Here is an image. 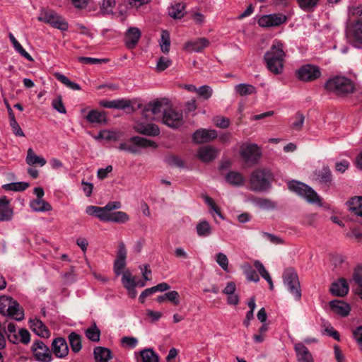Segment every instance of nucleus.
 <instances>
[{
    "mask_svg": "<svg viewBox=\"0 0 362 362\" xmlns=\"http://www.w3.org/2000/svg\"><path fill=\"white\" fill-rule=\"evenodd\" d=\"M286 57L284 44L275 40L263 57L264 63L267 69L275 75L280 74L284 70V64Z\"/></svg>",
    "mask_w": 362,
    "mask_h": 362,
    "instance_id": "f257e3e1",
    "label": "nucleus"
},
{
    "mask_svg": "<svg viewBox=\"0 0 362 362\" xmlns=\"http://www.w3.org/2000/svg\"><path fill=\"white\" fill-rule=\"evenodd\" d=\"M273 175L269 168L255 170L250 177V189L254 192H265L271 187Z\"/></svg>",
    "mask_w": 362,
    "mask_h": 362,
    "instance_id": "f03ea898",
    "label": "nucleus"
},
{
    "mask_svg": "<svg viewBox=\"0 0 362 362\" xmlns=\"http://www.w3.org/2000/svg\"><path fill=\"white\" fill-rule=\"evenodd\" d=\"M325 89L338 96H345L354 91V82L349 78L337 76L329 78L325 85Z\"/></svg>",
    "mask_w": 362,
    "mask_h": 362,
    "instance_id": "7ed1b4c3",
    "label": "nucleus"
},
{
    "mask_svg": "<svg viewBox=\"0 0 362 362\" xmlns=\"http://www.w3.org/2000/svg\"><path fill=\"white\" fill-rule=\"evenodd\" d=\"M0 313L16 321H21L24 319L23 308L16 300L7 296H0Z\"/></svg>",
    "mask_w": 362,
    "mask_h": 362,
    "instance_id": "20e7f679",
    "label": "nucleus"
},
{
    "mask_svg": "<svg viewBox=\"0 0 362 362\" xmlns=\"http://www.w3.org/2000/svg\"><path fill=\"white\" fill-rule=\"evenodd\" d=\"M157 146L156 143L152 140L134 136L131 137L127 142L121 143L118 146V149L133 154H139L141 153V148H156Z\"/></svg>",
    "mask_w": 362,
    "mask_h": 362,
    "instance_id": "39448f33",
    "label": "nucleus"
},
{
    "mask_svg": "<svg viewBox=\"0 0 362 362\" xmlns=\"http://www.w3.org/2000/svg\"><path fill=\"white\" fill-rule=\"evenodd\" d=\"M288 187L289 190L303 197L309 203H320V197L316 192L303 182L297 180H291L288 182Z\"/></svg>",
    "mask_w": 362,
    "mask_h": 362,
    "instance_id": "423d86ee",
    "label": "nucleus"
},
{
    "mask_svg": "<svg viewBox=\"0 0 362 362\" xmlns=\"http://www.w3.org/2000/svg\"><path fill=\"white\" fill-rule=\"evenodd\" d=\"M284 284L296 300L301 298V289L297 273L293 268H287L283 274Z\"/></svg>",
    "mask_w": 362,
    "mask_h": 362,
    "instance_id": "0eeeda50",
    "label": "nucleus"
},
{
    "mask_svg": "<svg viewBox=\"0 0 362 362\" xmlns=\"http://www.w3.org/2000/svg\"><path fill=\"white\" fill-rule=\"evenodd\" d=\"M37 20L62 31L66 30L69 28L67 22L56 12L51 10L42 11L40 16L37 17Z\"/></svg>",
    "mask_w": 362,
    "mask_h": 362,
    "instance_id": "6e6552de",
    "label": "nucleus"
},
{
    "mask_svg": "<svg viewBox=\"0 0 362 362\" xmlns=\"http://www.w3.org/2000/svg\"><path fill=\"white\" fill-rule=\"evenodd\" d=\"M162 122L170 128L177 129L184 123L182 112L168 107L163 115Z\"/></svg>",
    "mask_w": 362,
    "mask_h": 362,
    "instance_id": "1a4fd4ad",
    "label": "nucleus"
},
{
    "mask_svg": "<svg viewBox=\"0 0 362 362\" xmlns=\"http://www.w3.org/2000/svg\"><path fill=\"white\" fill-rule=\"evenodd\" d=\"M296 76L300 81L308 82L320 78L321 71L320 69L317 66L305 64L296 70Z\"/></svg>",
    "mask_w": 362,
    "mask_h": 362,
    "instance_id": "9d476101",
    "label": "nucleus"
},
{
    "mask_svg": "<svg viewBox=\"0 0 362 362\" xmlns=\"http://www.w3.org/2000/svg\"><path fill=\"white\" fill-rule=\"evenodd\" d=\"M31 351L37 361L51 362L52 360V352L49 347L41 340L37 339L33 342Z\"/></svg>",
    "mask_w": 362,
    "mask_h": 362,
    "instance_id": "9b49d317",
    "label": "nucleus"
},
{
    "mask_svg": "<svg viewBox=\"0 0 362 362\" xmlns=\"http://www.w3.org/2000/svg\"><path fill=\"white\" fill-rule=\"evenodd\" d=\"M167 107L163 101L158 100H153L144 107L142 115L146 119L150 118L156 119L161 113L164 114V111Z\"/></svg>",
    "mask_w": 362,
    "mask_h": 362,
    "instance_id": "f8f14e48",
    "label": "nucleus"
},
{
    "mask_svg": "<svg viewBox=\"0 0 362 362\" xmlns=\"http://www.w3.org/2000/svg\"><path fill=\"white\" fill-rule=\"evenodd\" d=\"M240 156L246 161L257 163L262 156L261 150L255 144H245L240 148Z\"/></svg>",
    "mask_w": 362,
    "mask_h": 362,
    "instance_id": "ddd939ff",
    "label": "nucleus"
},
{
    "mask_svg": "<svg viewBox=\"0 0 362 362\" xmlns=\"http://www.w3.org/2000/svg\"><path fill=\"white\" fill-rule=\"evenodd\" d=\"M346 35L351 37L356 47L362 48V19H358L346 25Z\"/></svg>",
    "mask_w": 362,
    "mask_h": 362,
    "instance_id": "4468645a",
    "label": "nucleus"
},
{
    "mask_svg": "<svg viewBox=\"0 0 362 362\" xmlns=\"http://www.w3.org/2000/svg\"><path fill=\"white\" fill-rule=\"evenodd\" d=\"M286 17L281 13L265 15L258 20V24L262 28L279 26L286 22Z\"/></svg>",
    "mask_w": 362,
    "mask_h": 362,
    "instance_id": "2eb2a0df",
    "label": "nucleus"
},
{
    "mask_svg": "<svg viewBox=\"0 0 362 362\" xmlns=\"http://www.w3.org/2000/svg\"><path fill=\"white\" fill-rule=\"evenodd\" d=\"M127 250L123 242L119 243L117 252L116 259L114 262V272L119 276L123 274V270L126 266Z\"/></svg>",
    "mask_w": 362,
    "mask_h": 362,
    "instance_id": "dca6fc26",
    "label": "nucleus"
},
{
    "mask_svg": "<svg viewBox=\"0 0 362 362\" xmlns=\"http://www.w3.org/2000/svg\"><path fill=\"white\" fill-rule=\"evenodd\" d=\"M216 137L217 132L214 129H199L192 134V140L197 144L206 143Z\"/></svg>",
    "mask_w": 362,
    "mask_h": 362,
    "instance_id": "f3484780",
    "label": "nucleus"
},
{
    "mask_svg": "<svg viewBox=\"0 0 362 362\" xmlns=\"http://www.w3.org/2000/svg\"><path fill=\"white\" fill-rule=\"evenodd\" d=\"M134 128L137 133L148 136H156L160 132L158 126L152 123L138 122Z\"/></svg>",
    "mask_w": 362,
    "mask_h": 362,
    "instance_id": "a211bd4d",
    "label": "nucleus"
},
{
    "mask_svg": "<svg viewBox=\"0 0 362 362\" xmlns=\"http://www.w3.org/2000/svg\"><path fill=\"white\" fill-rule=\"evenodd\" d=\"M218 153L216 148L212 146L200 147L197 151V158L204 163H209L215 159Z\"/></svg>",
    "mask_w": 362,
    "mask_h": 362,
    "instance_id": "6ab92c4d",
    "label": "nucleus"
},
{
    "mask_svg": "<svg viewBox=\"0 0 362 362\" xmlns=\"http://www.w3.org/2000/svg\"><path fill=\"white\" fill-rule=\"evenodd\" d=\"M141 33L136 27H130L125 33L124 42L128 49H133L137 45Z\"/></svg>",
    "mask_w": 362,
    "mask_h": 362,
    "instance_id": "aec40b11",
    "label": "nucleus"
},
{
    "mask_svg": "<svg viewBox=\"0 0 362 362\" xmlns=\"http://www.w3.org/2000/svg\"><path fill=\"white\" fill-rule=\"evenodd\" d=\"M52 349L53 354L57 358H64L69 353V348L65 339L58 337L53 340L52 343Z\"/></svg>",
    "mask_w": 362,
    "mask_h": 362,
    "instance_id": "412c9836",
    "label": "nucleus"
},
{
    "mask_svg": "<svg viewBox=\"0 0 362 362\" xmlns=\"http://www.w3.org/2000/svg\"><path fill=\"white\" fill-rule=\"evenodd\" d=\"M209 40L205 37L197 38L185 43L184 49L189 52H201L209 45Z\"/></svg>",
    "mask_w": 362,
    "mask_h": 362,
    "instance_id": "4be33fe9",
    "label": "nucleus"
},
{
    "mask_svg": "<svg viewBox=\"0 0 362 362\" xmlns=\"http://www.w3.org/2000/svg\"><path fill=\"white\" fill-rule=\"evenodd\" d=\"M349 285L346 280L344 278L339 279L337 281L332 284L330 292L335 296H344L349 292Z\"/></svg>",
    "mask_w": 362,
    "mask_h": 362,
    "instance_id": "5701e85b",
    "label": "nucleus"
},
{
    "mask_svg": "<svg viewBox=\"0 0 362 362\" xmlns=\"http://www.w3.org/2000/svg\"><path fill=\"white\" fill-rule=\"evenodd\" d=\"M30 329L38 336L48 338L50 332L45 325L39 319L35 318L29 320Z\"/></svg>",
    "mask_w": 362,
    "mask_h": 362,
    "instance_id": "b1692460",
    "label": "nucleus"
},
{
    "mask_svg": "<svg viewBox=\"0 0 362 362\" xmlns=\"http://www.w3.org/2000/svg\"><path fill=\"white\" fill-rule=\"evenodd\" d=\"M316 180L327 187L331 185L332 182V172L328 166H323L322 169L317 170L315 173Z\"/></svg>",
    "mask_w": 362,
    "mask_h": 362,
    "instance_id": "393cba45",
    "label": "nucleus"
},
{
    "mask_svg": "<svg viewBox=\"0 0 362 362\" xmlns=\"http://www.w3.org/2000/svg\"><path fill=\"white\" fill-rule=\"evenodd\" d=\"M350 281L356 286L355 293L362 300V266H357L354 269Z\"/></svg>",
    "mask_w": 362,
    "mask_h": 362,
    "instance_id": "a878e982",
    "label": "nucleus"
},
{
    "mask_svg": "<svg viewBox=\"0 0 362 362\" xmlns=\"http://www.w3.org/2000/svg\"><path fill=\"white\" fill-rule=\"evenodd\" d=\"M13 211L9 206V201L6 197H0V221H7L11 219Z\"/></svg>",
    "mask_w": 362,
    "mask_h": 362,
    "instance_id": "bb28decb",
    "label": "nucleus"
},
{
    "mask_svg": "<svg viewBox=\"0 0 362 362\" xmlns=\"http://www.w3.org/2000/svg\"><path fill=\"white\" fill-rule=\"evenodd\" d=\"M100 105L106 108L124 110L131 106V101L125 99L103 100Z\"/></svg>",
    "mask_w": 362,
    "mask_h": 362,
    "instance_id": "cd10ccee",
    "label": "nucleus"
},
{
    "mask_svg": "<svg viewBox=\"0 0 362 362\" xmlns=\"http://www.w3.org/2000/svg\"><path fill=\"white\" fill-rule=\"evenodd\" d=\"M86 118L88 122L92 124H105L107 122L105 112L97 110H90Z\"/></svg>",
    "mask_w": 362,
    "mask_h": 362,
    "instance_id": "c85d7f7f",
    "label": "nucleus"
},
{
    "mask_svg": "<svg viewBox=\"0 0 362 362\" xmlns=\"http://www.w3.org/2000/svg\"><path fill=\"white\" fill-rule=\"evenodd\" d=\"M329 305L331 309L335 312L336 313L340 315L341 316L345 317L349 315L350 312L349 305L341 300H332L329 303Z\"/></svg>",
    "mask_w": 362,
    "mask_h": 362,
    "instance_id": "c756f323",
    "label": "nucleus"
},
{
    "mask_svg": "<svg viewBox=\"0 0 362 362\" xmlns=\"http://www.w3.org/2000/svg\"><path fill=\"white\" fill-rule=\"evenodd\" d=\"M30 207L35 212H46L52 209L51 204L43 199H35L30 201Z\"/></svg>",
    "mask_w": 362,
    "mask_h": 362,
    "instance_id": "7c9ffc66",
    "label": "nucleus"
},
{
    "mask_svg": "<svg viewBox=\"0 0 362 362\" xmlns=\"http://www.w3.org/2000/svg\"><path fill=\"white\" fill-rule=\"evenodd\" d=\"M226 180L230 185L240 187L245 184V178L240 173L230 171L226 176Z\"/></svg>",
    "mask_w": 362,
    "mask_h": 362,
    "instance_id": "2f4dec72",
    "label": "nucleus"
},
{
    "mask_svg": "<svg viewBox=\"0 0 362 362\" xmlns=\"http://www.w3.org/2000/svg\"><path fill=\"white\" fill-rule=\"evenodd\" d=\"M86 212L88 215L95 216L100 218L103 221H107L108 219V213L104 207H100L96 206H88L86 209Z\"/></svg>",
    "mask_w": 362,
    "mask_h": 362,
    "instance_id": "473e14b6",
    "label": "nucleus"
},
{
    "mask_svg": "<svg viewBox=\"0 0 362 362\" xmlns=\"http://www.w3.org/2000/svg\"><path fill=\"white\" fill-rule=\"evenodd\" d=\"M93 353L95 362H108L112 358L111 351L107 348L98 346L94 349Z\"/></svg>",
    "mask_w": 362,
    "mask_h": 362,
    "instance_id": "72a5a7b5",
    "label": "nucleus"
},
{
    "mask_svg": "<svg viewBox=\"0 0 362 362\" xmlns=\"http://www.w3.org/2000/svg\"><path fill=\"white\" fill-rule=\"evenodd\" d=\"M294 349L298 362H303L313 357L308 348L303 343H297L294 345Z\"/></svg>",
    "mask_w": 362,
    "mask_h": 362,
    "instance_id": "f704fd0d",
    "label": "nucleus"
},
{
    "mask_svg": "<svg viewBox=\"0 0 362 362\" xmlns=\"http://www.w3.org/2000/svg\"><path fill=\"white\" fill-rule=\"evenodd\" d=\"M26 163L29 165H40V166H44L46 164V160L37 155H36L33 148H29L27 151V156H26Z\"/></svg>",
    "mask_w": 362,
    "mask_h": 362,
    "instance_id": "c9c22d12",
    "label": "nucleus"
},
{
    "mask_svg": "<svg viewBox=\"0 0 362 362\" xmlns=\"http://www.w3.org/2000/svg\"><path fill=\"white\" fill-rule=\"evenodd\" d=\"M185 5L182 3H176L168 9V14L175 19H180L185 15Z\"/></svg>",
    "mask_w": 362,
    "mask_h": 362,
    "instance_id": "e433bc0d",
    "label": "nucleus"
},
{
    "mask_svg": "<svg viewBox=\"0 0 362 362\" xmlns=\"http://www.w3.org/2000/svg\"><path fill=\"white\" fill-rule=\"evenodd\" d=\"M122 276V283L127 290H134L136 286V279L129 270L124 271Z\"/></svg>",
    "mask_w": 362,
    "mask_h": 362,
    "instance_id": "4c0bfd02",
    "label": "nucleus"
},
{
    "mask_svg": "<svg viewBox=\"0 0 362 362\" xmlns=\"http://www.w3.org/2000/svg\"><path fill=\"white\" fill-rule=\"evenodd\" d=\"M320 0H296V2L300 9L305 12H313L318 5Z\"/></svg>",
    "mask_w": 362,
    "mask_h": 362,
    "instance_id": "58836bf2",
    "label": "nucleus"
},
{
    "mask_svg": "<svg viewBox=\"0 0 362 362\" xmlns=\"http://www.w3.org/2000/svg\"><path fill=\"white\" fill-rule=\"evenodd\" d=\"M68 339L72 351L74 353L80 351L82 348L81 336L73 332L69 334Z\"/></svg>",
    "mask_w": 362,
    "mask_h": 362,
    "instance_id": "ea45409f",
    "label": "nucleus"
},
{
    "mask_svg": "<svg viewBox=\"0 0 362 362\" xmlns=\"http://www.w3.org/2000/svg\"><path fill=\"white\" fill-rule=\"evenodd\" d=\"M197 233L200 237L209 236L212 233L211 227L207 221H200L196 226Z\"/></svg>",
    "mask_w": 362,
    "mask_h": 362,
    "instance_id": "a19ab883",
    "label": "nucleus"
},
{
    "mask_svg": "<svg viewBox=\"0 0 362 362\" xmlns=\"http://www.w3.org/2000/svg\"><path fill=\"white\" fill-rule=\"evenodd\" d=\"M349 209L356 215L362 217V197H356L349 201Z\"/></svg>",
    "mask_w": 362,
    "mask_h": 362,
    "instance_id": "79ce46f5",
    "label": "nucleus"
},
{
    "mask_svg": "<svg viewBox=\"0 0 362 362\" xmlns=\"http://www.w3.org/2000/svg\"><path fill=\"white\" fill-rule=\"evenodd\" d=\"M141 361L139 362H158V356L152 349H145L140 351Z\"/></svg>",
    "mask_w": 362,
    "mask_h": 362,
    "instance_id": "37998d69",
    "label": "nucleus"
},
{
    "mask_svg": "<svg viewBox=\"0 0 362 362\" xmlns=\"http://www.w3.org/2000/svg\"><path fill=\"white\" fill-rule=\"evenodd\" d=\"M2 328V333L4 332L9 341L13 344H18V332L16 331V325L13 322H9L7 326V329L5 327Z\"/></svg>",
    "mask_w": 362,
    "mask_h": 362,
    "instance_id": "c03bdc74",
    "label": "nucleus"
},
{
    "mask_svg": "<svg viewBox=\"0 0 362 362\" xmlns=\"http://www.w3.org/2000/svg\"><path fill=\"white\" fill-rule=\"evenodd\" d=\"M159 45H160L161 51L164 54H168L169 52L170 47V33L168 30H162Z\"/></svg>",
    "mask_w": 362,
    "mask_h": 362,
    "instance_id": "a18cd8bd",
    "label": "nucleus"
},
{
    "mask_svg": "<svg viewBox=\"0 0 362 362\" xmlns=\"http://www.w3.org/2000/svg\"><path fill=\"white\" fill-rule=\"evenodd\" d=\"M107 221L124 223L129 221V218L127 213L118 211L108 214Z\"/></svg>",
    "mask_w": 362,
    "mask_h": 362,
    "instance_id": "49530a36",
    "label": "nucleus"
},
{
    "mask_svg": "<svg viewBox=\"0 0 362 362\" xmlns=\"http://www.w3.org/2000/svg\"><path fill=\"white\" fill-rule=\"evenodd\" d=\"M54 76L59 81H60L71 90H80L81 89L79 84L75 82H72L69 79L68 77H66L65 75L62 74L55 73Z\"/></svg>",
    "mask_w": 362,
    "mask_h": 362,
    "instance_id": "de8ad7c7",
    "label": "nucleus"
},
{
    "mask_svg": "<svg viewBox=\"0 0 362 362\" xmlns=\"http://www.w3.org/2000/svg\"><path fill=\"white\" fill-rule=\"evenodd\" d=\"M235 91L241 96L252 95L255 93V87L250 84L240 83L235 86Z\"/></svg>",
    "mask_w": 362,
    "mask_h": 362,
    "instance_id": "09e8293b",
    "label": "nucleus"
},
{
    "mask_svg": "<svg viewBox=\"0 0 362 362\" xmlns=\"http://www.w3.org/2000/svg\"><path fill=\"white\" fill-rule=\"evenodd\" d=\"M86 337L92 341L97 342L100 340V330L93 323L85 331Z\"/></svg>",
    "mask_w": 362,
    "mask_h": 362,
    "instance_id": "8fccbe9b",
    "label": "nucleus"
},
{
    "mask_svg": "<svg viewBox=\"0 0 362 362\" xmlns=\"http://www.w3.org/2000/svg\"><path fill=\"white\" fill-rule=\"evenodd\" d=\"M29 186V184L25 182H18L3 185V188L6 190L22 192L25 190Z\"/></svg>",
    "mask_w": 362,
    "mask_h": 362,
    "instance_id": "3c124183",
    "label": "nucleus"
},
{
    "mask_svg": "<svg viewBox=\"0 0 362 362\" xmlns=\"http://www.w3.org/2000/svg\"><path fill=\"white\" fill-rule=\"evenodd\" d=\"M204 201L206 204L209 206L210 208V212H214L218 217H220L221 219H224V217L223 214L221 212L220 208L215 204L214 201L209 197L205 196L204 197Z\"/></svg>",
    "mask_w": 362,
    "mask_h": 362,
    "instance_id": "603ef678",
    "label": "nucleus"
},
{
    "mask_svg": "<svg viewBox=\"0 0 362 362\" xmlns=\"http://www.w3.org/2000/svg\"><path fill=\"white\" fill-rule=\"evenodd\" d=\"M115 4V0H103L100 4V11L105 14H111Z\"/></svg>",
    "mask_w": 362,
    "mask_h": 362,
    "instance_id": "864d4df0",
    "label": "nucleus"
},
{
    "mask_svg": "<svg viewBox=\"0 0 362 362\" xmlns=\"http://www.w3.org/2000/svg\"><path fill=\"white\" fill-rule=\"evenodd\" d=\"M255 203L257 206L264 209H274L276 207L274 202L266 198H257L255 200Z\"/></svg>",
    "mask_w": 362,
    "mask_h": 362,
    "instance_id": "5fc2aeb1",
    "label": "nucleus"
},
{
    "mask_svg": "<svg viewBox=\"0 0 362 362\" xmlns=\"http://www.w3.org/2000/svg\"><path fill=\"white\" fill-rule=\"evenodd\" d=\"M171 64L172 61L169 58L160 57L157 62L156 69L157 71L161 72L170 66Z\"/></svg>",
    "mask_w": 362,
    "mask_h": 362,
    "instance_id": "6e6d98bb",
    "label": "nucleus"
},
{
    "mask_svg": "<svg viewBox=\"0 0 362 362\" xmlns=\"http://www.w3.org/2000/svg\"><path fill=\"white\" fill-rule=\"evenodd\" d=\"M216 261L223 270L228 272V259L224 253H217L216 255Z\"/></svg>",
    "mask_w": 362,
    "mask_h": 362,
    "instance_id": "4d7b16f0",
    "label": "nucleus"
},
{
    "mask_svg": "<svg viewBox=\"0 0 362 362\" xmlns=\"http://www.w3.org/2000/svg\"><path fill=\"white\" fill-rule=\"evenodd\" d=\"M52 107L61 114H66V110L62 102V97L58 95L52 102Z\"/></svg>",
    "mask_w": 362,
    "mask_h": 362,
    "instance_id": "13d9d810",
    "label": "nucleus"
},
{
    "mask_svg": "<svg viewBox=\"0 0 362 362\" xmlns=\"http://www.w3.org/2000/svg\"><path fill=\"white\" fill-rule=\"evenodd\" d=\"M294 119L291 124L292 128L296 131L301 130L305 122V116L298 112L296 114Z\"/></svg>",
    "mask_w": 362,
    "mask_h": 362,
    "instance_id": "bf43d9fd",
    "label": "nucleus"
},
{
    "mask_svg": "<svg viewBox=\"0 0 362 362\" xmlns=\"http://www.w3.org/2000/svg\"><path fill=\"white\" fill-rule=\"evenodd\" d=\"M262 235L269 240L270 243L274 245H282L284 243V241L279 236H277L274 234H272L267 232H262Z\"/></svg>",
    "mask_w": 362,
    "mask_h": 362,
    "instance_id": "052dcab7",
    "label": "nucleus"
},
{
    "mask_svg": "<svg viewBox=\"0 0 362 362\" xmlns=\"http://www.w3.org/2000/svg\"><path fill=\"white\" fill-rule=\"evenodd\" d=\"M213 122L217 127L222 129L228 128L230 125V119L222 116H216L214 117Z\"/></svg>",
    "mask_w": 362,
    "mask_h": 362,
    "instance_id": "680f3d73",
    "label": "nucleus"
},
{
    "mask_svg": "<svg viewBox=\"0 0 362 362\" xmlns=\"http://www.w3.org/2000/svg\"><path fill=\"white\" fill-rule=\"evenodd\" d=\"M15 50L19 53L22 57L25 58L29 62H33V58L31 57V55L27 52L24 48L22 47V45L19 43L18 41H16L13 44H12Z\"/></svg>",
    "mask_w": 362,
    "mask_h": 362,
    "instance_id": "e2e57ef3",
    "label": "nucleus"
},
{
    "mask_svg": "<svg viewBox=\"0 0 362 362\" xmlns=\"http://www.w3.org/2000/svg\"><path fill=\"white\" fill-rule=\"evenodd\" d=\"M30 341V334L26 329H21L18 332V343L21 342L27 344Z\"/></svg>",
    "mask_w": 362,
    "mask_h": 362,
    "instance_id": "0e129e2a",
    "label": "nucleus"
},
{
    "mask_svg": "<svg viewBox=\"0 0 362 362\" xmlns=\"http://www.w3.org/2000/svg\"><path fill=\"white\" fill-rule=\"evenodd\" d=\"M101 136H103V139L106 141H117L119 138V136L117 132L110 131V130H102Z\"/></svg>",
    "mask_w": 362,
    "mask_h": 362,
    "instance_id": "69168bd1",
    "label": "nucleus"
},
{
    "mask_svg": "<svg viewBox=\"0 0 362 362\" xmlns=\"http://www.w3.org/2000/svg\"><path fill=\"white\" fill-rule=\"evenodd\" d=\"M9 124L13 131V133L18 136H25V134L21 129L20 125L17 122L15 117L13 118L9 119Z\"/></svg>",
    "mask_w": 362,
    "mask_h": 362,
    "instance_id": "338daca9",
    "label": "nucleus"
},
{
    "mask_svg": "<svg viewBox=\"0 0 362 362\" xmlns=\"http://www.w3.org/2000/svg\"><path fill=\"white\" fill-rule=\"evenodd\" d=\"M212 89L210 86L204 85L197 88V94L203 98L207 100L212 95Z\"/></svg>",
    "mask_w": 362,
    "mask_h": 362,
    "instance_id": "774afa93",
    "label": "nucleus"
}]
</instances>
